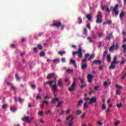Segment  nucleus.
<instances>
[{
    "instance_id": "f704fd0d",
    "label": "nucleus",
    "mask_w": 126,
    "mask_h": 126,
    "mask_svg": "<svg viewBox=\"0 0 126 126\" xmlns=\"http://www.w3.org/2000/svg\"><path fill=\"white\" fill-rule=\"evenodd\" d=\"M108 85H109V84L106 81L103 82V86L104 87L107 88L108 87Z\"/></svg>"
},
{
    "instance_id": "603ef678",
    "label": "nucleus",
    "mask_w": 126,
    "mask_h": 126,
    "mask_svg": "<svg viewBox=\"0 0 126 126\" xmlns=\"http://www.w3.org/2000/svg\"><path fill=\"white\" fill-rule=\"evenodd\" d=\"M86 84L84 83L82 85L80 86V88H84V87H86Z\"/></svg>"
},
{
    "instance_id": "2eb2a0df",
    "label": "nucleus",
    "mask_w": 126,
    "mask_h": 126,
    "mask_svg": "<svg viewBox=\"0 0 126 126\" xmlns=\"http://www.w3.org/2000/svg\"><path fill=\"white\" fill-rule=\"evenodd\" d=\"M59 97H53L52 98L51 104H55L56 102H58Z\"/></svg>"
},
{
    "instance_id": "c756f323",
    "label": "nucleus",
    "mask_w": 126,
    "mask_h": 126,
    "mask_svg": "<svg viewBox=\"0 0 126 126\" xmlns=\"http://www.w3.org/2000/svg\"><path fill=\"white\" fill-rule=\"evenodd\" d=\"M58 54L59 55H60V56H63V55H64V54H65V51H59L58 52Z\"/></svg>"
},
{
    "instance_id": "423d86ee",
    "label": "nucleus",
    "mask_w": 126,
    "mask_h": 126,
    "mask_svg": "<svg viewBox=\"0 0 126 126\" xmlns=\"http://www.w3.org/2000/svg\"><path fill=\"white\" fill-rule=\"evenodd\" d=\"M53 82H55V83L57 84V77L55 76L54 77V80H50L49 81H47L46 82V84H48V85H49V86H52L53 83Z\"/></svg>"
},
{
    "instance_id": "c85d7f7f",
    "label": "nucleus",
    "mask_w": 126,
    "mask_h": 126,
    "mask_svg": "<svg viewBox=\"0 0 126 126\" xmlns=\"http://www.w3.org/2000/svg\"><path fill=\"white\" fill-rule=\"evenodd\" d=\"M10 111H11V112H16V111L17 110V109H16V108L11 107L10 108Z\"/></svg>"
},
{
    "instance_id": "774afa93",
    "label": "nucleus",
    "mask_w": 126,
    "mask_h": 126,
    "mask_svg": "<svg viewBox=\"0 0 126 126\" xmlns=\"http://www.w3.org/2000/svg\"><path fill=\"white\" fill-rule=\"evenodd\" d=\"M126 63V60H123L121 62V65H123V64H124V63Z\"/></svg>"
},
{
    "instance_id": "a19ab883",
    "label": "nucleus",
    "mask_w": 126,
    "mask_h": 126,
    "mask_svg": "<svg viewBox=\"0 0 126 126\" xmlns=\"http://www.w3.org/2000/svg\"><path fill=\"white\" fill-rule=\"evenodd\" d=\"M37 48L39 49V50H42V49H43V46H42L41 44H37Z\"/></svg>"
},
{
    "instance_id": "c9c22d12",
    "label": "nucleus",
    "mask_w": 126,
    "mask_h": 126,
    "mask_svg": "<svg viewBox=\"0 0 126 126\" xmlns=\"http://www.w3.org/2000/svg\"><path fill=\"white\" fill-rule=\"evenodd\" d=\"M116 88H117L118 89H122V88H123V87L121 85L116 84L115 86Z\"/></svg>"
},
{
    "instance_id": "6ab92c4d",
    "label": "nucleus",
    "mask_w": 126,
    "mask_h": 126,
    "mask_svg": "<svg viewBox=\"0 0 126 126\" xmlns=\"http://www.w3.org/2000/svg\"><path fill=\"white\" fill-rule=\"evenodd\" d=\"M70 63L73 64L75 67H77V64H76V63H75V61L70 60Z\"/></svg>"
},
{
    "instance_id": "f03ea898",
    "label": "nucleus",
    "mask_w": 126,
    "mask_h": 126,
    "mask_svg": "<svg viewBox=\"0 0 126 126\" xmlns=\"http://www.w3.org/2000/svg\"><path fill=\"white\" fill-rule=\"evenodd\" d=\"M76 55H78L80 59H81V58H82V49L81 48V47L78 48L77 51H74L72 52V56H75Z\"/></svg>"
},
{
    "instance_id": "6e6d98bb",
    "label": "nucleus",
    "mask_w": 126,
    "mask_h": 126,
    "mask_svg": "<svg viewBox=\"0 0 126 126\" xmlns=\"http://www.w3.org/2000/svg\"><path fill=\"white\" fill-rule=\"evenodd\" d=\"M44 56H45V53H44V52H41L40 53V57H44Z\"/></svg>"
},
{
    "instance_id": "4d7b16f0",
    "label": "nucleus",
    "mask_w": 126,
    "mask_h": 126,
    "mask_svg": "<svg viewBox=\"0 0 126 126\" xmlns=\"http://www.w3.org/2000/svg\"><path fill=\"white\" fill-rule=\"evenodd\" d=\"M116 106L118 108H122V103L117 104Z\"/></svg>"
},
{
    "instance_id": "a18cd8bd",
    "label": "nucleus",
    "mask_w": 126,
    "mask_h": 126,
    "mask_svg": "<svg viewBox=\"0 0 126 126\" xmlns=\"http://www.w3.org/2000/svg\"><path fill=\"white\" fill-rule=\"evenodd\" d=\"M10 87L11 89H12V90H15V89H16V88H15V87H14L13 84H11Z\"/></svg>"
},
{
    "instance_id": "c03bdc74",
    "label": "nucleus",
    "mask_w": 126,
    "mask_h": 126,
    "mask_svg": "<svg viewBox=\"0 0 126 126\" xmlns=\"http://www.w3.org/2000/svg\"><path fill=\"white\" fill-rule=\"evenodd\" d=\"M66 72H67V73H71V72H72L73 71V70L72 69H67L66 70Z\"/></svg>"
},
{
    "instance_id": "a211bd4d",
    "label": "nucleus",
    "mask_w": 126,
    "mask_h": 126,
    "mask_svg": "<svg viewBox=\"0 0 126 126\" xmlns=\"http://www.w3.org/2000/svg\"><path fill=\"white\" fill-rule=\"evenodd\" d=\"M63 104V100H61L60 101H58L57 107H58L59 108H61V107H62V105Z\"/></svg>"
},
{
    "instance_id": "58836bf2",
    "label": "nucleus",
    "mask_w": 126,
    "mask_h": 126,
    "mask_svg": "<svg viewBox=\"0 0 126 126\" xmlns=\"http://www.w3.org/2000/svg\"><path fill=\"white\" fill-rule=\"evenodd\" d=\"M88 40H89V41L90 43H93V40H92V37H88L87 38Z\"/></svg>"
},
{
    "instance_id": "5701e85b",
    "label": "nucleus",
    "mask_w": 126,
    "mask_h": 126,
    "mask_svg": "<svg viewBox=\"0 0 126 126\" xmlns=\"http://www.w3.org/2000/svg\"><path fill=\"white\" fill-rule=\"evenodd\" d=\"M82 69H86L87 68V64L86 63H82L81 65Z\"/></svg>"
},
{
    "instance_id": "cd10ccee",
    "label": "nucleus",
    "mask_w": 126,
    "mask_h": 126,
    "mask_svg": "<svg viewBox=\"0 0 126 126\" xmlns=\"http://www.w3.org/2000/svg\"><path fill=\"white\" fill-rule=\"evenodd\" d=\"M115 50V45H112L109 48L110 52H112V51H114Z\"/></svg>"
},
{
    "instance_id": "412c9836",
    "label": "nucleus",
    "mask_w": 126,
    "mask_h": 126,
    "mask_svg": "<svg viewBox=\"0 0 126 126\" xmlns=\"http://www.w3.org/2000/svg\"><path fill=\"white\" fill-rule=\"evenodd\" d=\"M112 37H113V33L110 32L109 34V36H106L105 38L107 39V40H110L112 38Z\"/></svg>"
},
{
    "instance_id": "0eeeda50",
    "label": "nucleus",
    "mask_w": 126,
    "mask_h": 126,
    "mask_svg": "<svg viewBox=\"0 0 126 126\" xmlns=\"http://www.w3.org/2000/svg\"><path fill=\"white\" fill-rule=\"evenodd\" d=\"M96 101L97 98L94 96H93L91 98H90V101L88 102V104L92 105L94 103H96Z\"/></svg>"
},
{
    "instance_id": "7c9ffc66",
    "label": "nucleus",
    "mask_w": 126,
    "mask_h": 126,
    "mask_svg": "<svg viewBox=\"0 0 126 126\" xmlns=\"http://www.w3.org/2000/svg\"><path fill=\"white\" fill-rule=\"evenodd\" d=\"M86 17L88 19V20H91V14L86 15Z\"/></svg>"
},
{
    "instance_id": "4c0bfd02",
    "label": "nucleus",
    "mask_w": 126,
    "mask_h": 126,
    "mask_svg": "<svg viewBox=\"0 0 126 126\" xmlns=\"http://www.w3.org/2000/svg\"><path fill=\"white\" fill-rule=\"evenodd\" d=\"M88 32L87 29L85 28L83 31V34L84 35H87V33Z\"/></svg>"
},
{
    "instance_id": "9b49d317",
    "label": "nucleus",
    "mask_w": 126,
    "mask_h": 126,
    "mask_svg": "<svg viewBox=\"0 0 126 126\" xmlns=\"http://www.w3.org/2000/svg\"><path fill=\"white\" fill-rule=\"evenodd\" d=\"M53 77H54V78L56 77V74H55V73H53L52 74H51V73L48 74L47 77V79H51V78H53Z\"/></svg>"
},
{
    "instance_id": "20e7f679",
    "label": "nucleus",
    "mask_w": 126,
    "mask_h": 126,
    "mask_svg": "<svg viewBox=\"0 0 126 126\" xmlns=\"http://www.w3.org/2000/svg\"><path fill=\"white\" fill-rule=\"evenodd\" d=\"M75 87H76V78H75L71 86V87L68 88V90L70 92L74 91V90L75 89Z\"/></svg>"
},
{
    "instance_id": "ea45409f",
    "label": "nucleus",
    "mask_w": 126,
    "mask_h": 126,
    "mask_svg": "<svg viewBox=\"0 0 126 126\" xmlns=\"http://www.w3.org/2000/svg\"><path fill=\"white\" fill-rule=\"evenodd\" d=\"M15 77H16V80H17V81H20V78L19 77L18 75H17V74H15Z\"/></svg>"
},
{
    "instance_id": "680f3d73",
    "label": "nucleus",
    "mask_w": 126,
    "mask_h": 126,
    "mask_svg": "<svg viewBox=\"0 0 126 126\" xmlns=\"http://www.w3.org/2000/svg\"><path fill=\"white\" fill-rule=\"evenodd\" d=\"M98 88H100V86H97L94 87V90H96V91L98 90Z\"/></svg>"
},
{
    "instance_id": "13d9d810",
    "label": "nucleus",
    "mask_w": 126,
    "mask_h": 126,
    "mask_svg": "<svg viewBox=\"0 0 126 126\" xmlns=\"http://www.w3.org/2000/svg\"><path fill=\"white\" fill-rule=\"evenodd\" d=\"M102 110H106V105L104 104L102 105Z\"/></svg>"
},
{
    "instance_id": "864d4df0",
    "label": "nucleus",
    "mask_w": 126,
    "mask_h": 126,
    "mask_svg": "<svg viewBox=\"0 0 126 126\" xmlns=\"http://www.w3.org/2000/svg\"><path fill=\"white\" fill-rule=\"evenodd\" d=\"M71 118H72V115H69L66 117V120H69V119H71Z\"/></svg>"
},
{
    "instance_id": "052dcab7",
    "label": "nucleus",
    "mask_w": 126,
    "mask_h": 126,
    "mask_svg": "<svg viewBox=\"0 0 126 126\" xmlns=\"http://www.w3.org/2000/svg\"><path fill=\"white\" fill-rule=\"evenodd\" d=\"M84 100H85V101H90V98H89V97H84Z\"/></svg>"
},
{
    "instance_id": "2f4dec72",
    "label": "nucleus",
    "mask_w": 126,
    "mask_h": 126,
    "mask_svg": "<svg viewBox=\"0 0 126 126\" xmlns=\"http://www.w3.org/2000/svg\"><path fill=\"white\" fill-rule=\"evenodd\" d=\"M83 103V100H79L77 104V107H79V106H80V105H81V104H82Z\"/></svg>"
},
{
    "instance_id": "7ed1b4c3",
    "label": "nucleus",
    "mask_w": 126,
    "mask_h": 126,
    "mask_svg": "<svg viewBox=\"0 0 126 126\" xmlns=\"http://www.w3.org/2000/svg\"><path fill=\"white\" fill-rule=\"evenodd\" d=\"M59 90H58V86H57V84L55 83L52 86V92L54 97H57V96H58V94H57V92Z\"/></svg>"
},
{
    "instance_id": "09e8293b",
    "label": "nucleus",
    "mask_w": 126,
    "mask_h": 126,
    "mask_svg": "<svg viewBox=\"0 0 126 126\" xmlns=\"http://www.w3.org/2000/svg\"><path fill=\"white\" fill-rule=\"evenodd\" d=\"M53 63H60V59H56L53 60Z\"/></svg>"
},
{
    "instance_id": "b1692460",
    "label": "nucleus",
    "mask_w": 126,
    "mask_h": 126,
    "mask_svg": "<svg viewBox=\"0 0 126 126\" xmlns=\"http://www.w3.org/2000/svg\"><path fill=\"white\" fill-rule=\"evenodd\" d=\"M125 14H126V12H125L124 11H122L119 16V17L120 18V19H123V17H124Z\"/></svg>"
},
{
    "instance_id": "72a5a7b5",
    "label": "nucleus",
    "mask_w": 126,
    "mask_h": 126,
    "mask_svg": "<svg viewBox=\"0 0 126 126\" xmlns=\"http://www.w3.org/2000/svg\"><path fill=\"white\" fill-rule=\"evenodd\" d=\"M122 48L123 49V52L125 53V52H126V45L123 44L122 45Z\"/></svg>"
},
{
    "instance_id": "de8ad7c7",
    "label": "nucleus",
    "mask_w": 126,
    "mask_h": 126,
    "mask_svg": "<svg viewBox=\"0 0 126 126\" xmlns=\"http://www.w3.org/2000/svg\"><path fill=\"white\" fill-rule=\"evenodd\" d=\"M95 57V55H91L90 58H89L88 60L90 61L91 60V59H94V58Z\"/></svg>"
},
{
    "instance_id": "e433bc0d",
    "label": "nucleus",
    "mask_w": 126,
    "mask_h": 126,
    "mask_svg": "<svg viewBox=\"0 0 126 126\" xmlns=\"http://www.w3.org/2000/svg\"><path fill=\"white\" fill-rule=\"evenodd\" d=\"M81 113H82L81 112V110H78L76 112V115H77V116L81 115Z\"/></svg>"
},
{
    "instance_id": "f3484780",
    "label": "nucleus",
    "mask_w": 126,
    "mask_h": 126,
    "mask_svg": "<svg viewBox=\"0 0 126 126\" xmlns=\"http://www.w3.org/2000/svg\"><path fill=\"white\" fill-rule=\"evenodd\" d=\"M58 85L60 87H63V83L62 81V79H59L58 81Z\"/></svg>"
},
{
    "instance_id": "69168bd1",
    "label": "nucleus",
    "mask_w": 126,
    "mask_h": 126,
    "mask_svg": "<svg viewBox=\"0 0 126 126\" xmlns=\"http://www.w3.org/2000/svg\"><path fill=\"white\" fill-rule=\"evenodd\" d=\"M87 28H88V29H91V26H90V24H87Z\"/></svg>"
},
{
    "instance_id": "4be33fe9",
    "label": "nucleus",
    "mask_w": 126,
    "mask_h": 126,
    "mask_svg": "<svg viewBox=\"0 0 126 126\" xmlns=\"http://www.w3.org/2000/svg\"><path fill=\"white\" fill-rule=\"evenodd\" d=\"M88 102H85L84 104L83 108L85 110H87V109H88Z\"/></svg>"
},
{
    "instance_id": "bf43d9fd",
    "label": "nucleus",
    "mask_w": 126,
    "mask_h": 126,
    "mask_svg": "<svg viewBox=\"0 0 126 126\" xmlns=\"http://www.w3.org/2000/svg\"><path fill=\"white\" fill-rule=\"evenodd\" d=\"M2 108L3 109H6L7 108V104H4L2 105Z\"/></svg>"
},
{
    "instance_id": "f257e3e1",
    "label": "nucleus",
    "mask_w": 126,
    "mask_h": 126,
    "mask_svg": "<svg viewBox=\"0 0 126 126\" xmlns=\"http://www.w3.org/2000/svg\"><path fill=\"white\" fill-rule=\"evenodd\" d=\"M96 20L95 21L96 23L97 24H99L100 23H102L103 21V15L102 14V12L101 11H98L96 15Z\"/></svg>"
},
{
    "instance_id": "39448f33",
    "label": "nucleus",
    "mask_w": 126,
    "mask_h": 126,
    "mask_svg": "<svg viewBox=\"0 0 126 126\" xmlns=\"http://www.w3.org/2000/svg\"><path fill=\"white\" fill-rule=\"evenodd\" d=\"M34 119L35 118H34V117H32L30 119L29 117L26 116L22 118V120L23 122H26V123H31Z\"/></svg>"
},
{
    "instance_id": "338daca9",
    "label": "nucleus",
    "mask_w": 126,
    "mask_h": 126,
    "mask_svg": "<svg viewBox=\"0 0 126 126\" xmlns=\"http://www.w3.org/2000/svg\"><path fill=\"white\" fill-rule=\"evenodd\" d=\"M31 87L32 89H35V88H36V86L34 84H32L31 85Z\"/></svg>"
},
{
    "instance_id": "8fccbe9b",
    "label": "nucleus",
    "mask_w": 126,
    "mask_h": 126,
    "mask_svg": "<svg viewBox=\"0 0 126 126\" xmlns=\"http://www.w3.org/2000/svg\"><path fill=\"white\" fill-rule=\"evenodd\" d=\"M92 38H93V39H95L97 38V35H96V34L95 33H94L92 35Z\"/></svg>"
},
{
    "instance_id": "bb28decb",
    "label": "nucleus",
    "mask_w": 126,
    "mask_h": 126,
    "mask_svg": "<svg viewBox=\"0 0 126 126\" xmlns=\"http://www.w3.org/2000/svg\"><path fill=\"white\" fill-rule=\"evenodd\" d=\"M37 114L39 116V117H43V116H44V112L42 111H41L38 112L37 113Z\"/></svg>"
},
{
    "instance_id": "393cba45",
    "label": "nucleus",
    "mask_w": 126,
    "mask_h": 126,
    "mask_svg": "<svg viewBox=\"0 0 126 126\" xmlns=\"http://www.w3.org/2000/svg\"><path fill=\"white\" fill-rule=\"evenodd\" d=\"M108 54V50H106L103 53V55L102 57L103 58V59H105V58H106V56H107V55Z\"/></svg>"
},
{
    "instance_id": "3c124183",
    "label": "nucleus",
    "mask_w": 126,
    "mask_h": 126,
    "mask_svg": "<svg viewBox=\"0 0 126 126\" xmlns=\"http://www.w3.org/2000/svg\"><path fill=\"white\" fill-rule=\"evenodd\" d=\"M114 49L115 50H118L119 49V45L117 43L116 44L115 46L114 45Z\"/></svg>"
},
{
    "instance_id": "f8f14e48",
    "label": "nucleus",
    "mask_w": 126,
    "mask_h": 126,
    "mask_svg": "<svg viewBox=\"0 0 126 126\" xmlns=\"http://www.w3.org/2000/svg\"><path fill=\"white\" fill-rule=\"evenodd\" d=\"M116 64H117L116 63L112 62L111 65L109 67V69H115V68H116Z\"/></svg>"
},
{
    "instance_id": "1a4fd4ad",
    "label": "nucleus",
    "mask_w": 126,
    "mask_h": 126,
    "mask_svg": "<svg viewBox=\"0 0 126 126\" xmlns=\"http://www.w3.org/2000/svg\"><path fill=\"white\" fill-rule=\"evenodd\" d=\"M48 99H49V96H45L44 100L42 101L43 104H44V105H49V101H48Z\"/></svg>"
},
{
    "instance_id": "ddd939ff",
    "label": "nucleus",
    "mask_w": 126,
    "mask_h": 126,
    "mask_svg": "<svg viewBox=\"0 0 126 126\" xmlns=\"http://www.w3.org/2000/svg\"><path fill=\"white\" fill-rule=\"evenodd\" d=\"M91 78H93V75H92V74H88V76H87L88 82L90 83L92 82V80L91 79Z\"/></svg>"
},
{
    "instance_id": "5fc2aeb1",
    "label": "nucleus",
    "mask_w": 126,
    "mask_h": 126,
    "mask_svg": "<svg viewBox=\"0 0 126 126\" xmlns=\"http://www.w3.org/2000/svg\"><path fill=\"white\" fill-rule=\"evenodd\" d=\"M37 49V47L33 48V52L34 53H38V50Z\"/></svg>"
},
{
    "instance_id": "6e6552de",
    "label": "nucleus",
    "mask_w": 126,
    "mask_h": 126,
    "mask_svg": "<svg viewBox=\"0 0 126 126\" xmlns=\"http://www.w3.org/2000/svg\"><path fill=\"white\" fill-rule=\"evenodd\" d=\"M119 8V4H117L113 9V11H114L115 16H117L119 14V10H117Z\"/></svg>"
},
{
    "instance_id": "49530a36",
    "label": "nucleus",
    "mask_w": 126,
    "mask_h": 126,
    "mask_svg": "<svg viewBox=\"0 0 126 126\" xmlns=\"http://www.w3.org/2000/svg\"><path fill=\"white\" fill-rule=\"evenodd\" d=\"M116 95H121V92H120L119 90H116Z\"/></svg>"
},
{
    "instance_id": "a878e982",
    "label": "nucleus",
    "mask_w": 126,
    "mask_h": 126,
    "mask_svg": "<svg viewBox=\"0 0 126 126\" xmlns=\"http://www.w3.org/2000/svg\"><path fill=\"white\" fill-rule=\"evenodd\" d=\"M106 58L107 62L108 63H110V62H111V60L112 59V58H111V55H107Z\"/></svg>"
},
{
    "instance_id": "aec40b11",
    "label": "nucleus",
    "mask_w": 126,
    "mask_h": 126,
    "mask_svg": "<svg viewBox=\"0 0 126 126\" xmlns=\"http://www.w3.org/2000/svg\"><path fill=\"white\" fill-rule=\"evenodd\" d=\"M118 59V57L117 56H115L114 58H113V61L112 63H116V64L118 63L119 62L117 61Z\"/></svg>"
},
{
    "instance_id": "79ce46f5",
    "label": "nucleus",
    "mask_w": 126,
    "mask_h": 126,
    "mask_svg": "<svg viewBox=\"0 0 126 126\" xmlns=\"http://www.w3.org/2000/svg\"><path fill=\"white\" fill-rule=\"evenodd\" d=\"M78 21L79 24H81V23H82V19H81V18H78Z\"/></svg>"
},
{
    "instance_id": "0e129e2a",
    "label": "nucleus",
    "mask_w": 126,
    "mask_h": 126,
    "mask_svg": "<svg viewBox=\"0 0 126 126\" xmlns=\"http://www.w3.org/2000/svg\"><path fill=\"white\" fill-rule=\"evenodd\" d=\"M103 36V33L100 32L98 33V38H101Z\"/></svg>"
},
{
    "instance_id": "4468645a",
    "label": "nucleus",
    "mask_w": 126,
    "mask_h": 126,
    "mask_svg": "<svg viewBox=\"0 0 126 126\" xmlns=\"http://www.w3.org/2000/svg\"><path fill=\"white\" fill-rule=\"evenodd\" d=\"M52 26H53L54 27H60V26H62V23L61 22H59L58 23H54L52 25Z\"/></svg>"
},
{
    "instance_id": "37998d69",
    "label": "nucleus",
    "mask_w": 126,
    "mask_h": 126,
    "mask_svg": "<svg viewBox=\"0 0 126 126\" xmlns=\"http://www.w3.org/2000/svg\"><path fill=\"white\" fill-rule=\"evenodd\" d=\"M86 62H87V60L86 59V58L82 60V63H85Z\"/></svg>"
},
{
    "instance_id": "9d476101",
    "label": "nucleus",
    "mask_w": 126,
    "mask_h": 126,
    "mask_svg": "<svg viewBox=\"0 0 126 126\" xmlns=\"http://www.w3.org/2000/svg\"><path fill=\"white\" fill-rule=\"evenodd\" d=\"M92 63L93 64H101L102 62L99 60H95L93 61Z\"/></svg>"
},
{
    "instance_id": "473e14b6",
    "label": "nucleus",
    "mask_w": 126,
    "mask_h": 126,
    "mask_svg": "<svg viewBox=\"0 0 126 126\" xmlns=\"http://www.w3.org/2000/svg\"><path fill=\"white\" fill-rule=\"evenodd\" d=\"M49 114H52V110L51 109L48 110L47 111L45 112V115H48Z\"/></svg>"
},
{
    "instance_id": "dca6fc26",
    "label": "nucleus",
    "mask_w": 126,
    "mask_h": 126,
    "mask_svg": "<svg viewBox=\"0 0 126 126\" xmlns=\"http://www.w3.org/2000/svg\"><path fill=\"white\" fill-rule=\"evenodd\" d=\"M14 100L15 102H17L19 101L20 102H21L24 101V99L21 98V97H19L18 98L17 97H14Z\"/></svg>"
},
{
    "instance_id": "e2e57ef3",
    "label": "nucleus",
    "mask_w": 126,
    "mask_h": 126,
    "mask_svg": "<svg viewBox=\"0 0 126 126\" xmlns=\"http://www.w3.org/2000/svg\"><path fill=\"white\" fill-rule=\"evenodd\" d=\"M119 124H120V121H116L114 124V125L116 126H118V125Z\"/></svg>"
}]
</instances>
